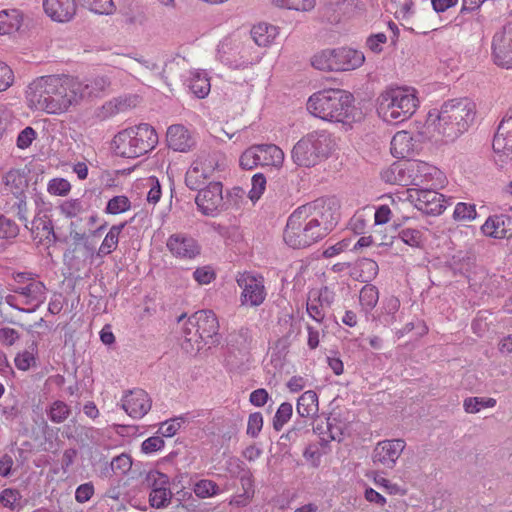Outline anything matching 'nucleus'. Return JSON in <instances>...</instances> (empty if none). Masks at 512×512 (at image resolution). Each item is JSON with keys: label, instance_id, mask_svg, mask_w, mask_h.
<instances>
[{"label": "nucleus", "instance_id": "nucleus-1", "mask_svg": "<svg viewBox=\"0 0 512 512\" xmlns=\"http://www.w3.org/2000/svg\"><path fill=\"white\" fill-rule=\"evenodd\" d=\"M339 218V204L335 198H318L293 211L288 217L283 239L293 249L307 248L325 238Z\"/></svg>", "mask_w": 512, "mask_h": 512}, {"label": "nucleus", "instance_id": "nucleus-2", "mask_svg": "<svg viewBox=\"0 0 512 512\" xmlns=\"http://www.w3.org/2000/svg\"><path fill=\"white\" fill-rule=\"evenodd\" d=\"M476 117V105L468 98L451 99L427 114L426 126L453 142L468 131Z\"/></svg>", "mask_w": 512, "mask_h": 512}, {"label": "nucleus", "instance_id": "nucleus-3", "mask_svg": "<svg viewBox=\"0 0 512 512\" xmlns=\"http://www.w3.org/2000/svg\"><path fill=\"white\" fill-rule=\"evenodd\" d=\"M68 79L71 77L49 75L34 80L26 90L30 106L50 114L66 111L74 104Z\"/></svg>", "mask_w": 512, "mask_h": 512}, {"label": "nucleus", "instance_id": "nucleus-4", "mask_svg": "<svg viewBox=\"0 0 512 512\" xmlns=\"http://www.w3.org/2000/svg\"><path fill=\"white\" fill-rule=\"evenodd\" d=\"M354 97L341 89L321 90L311 95L307 110L325 121L347 123L352 117Z\"/></svg>", "mask_w": 512, "mask_h": 512}, {"label": "nucleus", "instance_id": "nucleus-5", "mask_svg": "<svg viewBox=\"0 0 512 512\" xmlns=\"http://www.w3.org/2000/svg\"><path fill=\"white\" fill-rule=\"evenodd\" d=\"M418 98L402 87L387 88L377 98V113L387 123L399 124L416 111Z\"/></svg>", "mask_w": 512, "mask_h": 512}, {"label": "nucleus", "instance_id": "nucleus-6", "mask_svg": "<svg viewBox=\"0 0 512 512\" xmlns=\"http://www.w3.org/2000/svg\"><path fill=\"white\" fill-rule=\"evenodd\" d=\"M158 144L155 129L141 123L120 131L113 139L116 155L124 158H137L153 150Z\"/></svg>", "mask_w": 512, "mask_h": 512}, {"label": "nucleus", "instance_id": "nucleus-7", "mask_svg": "<svg viewBox=\"0 0 512 512\" xmlns=\"http://www.w3.org/2000/svg\"><path fill=\"white\" fill-rule=\"evenodd\" d=\"M332 135L325 131H313L303 136L293 147L291 157L300 167H313L326 160L334 149Z\"/></svg>", "mask_w": 512, "mask_h": 512}, {"label": "nucleus", "instance_id": "nucleus-8", "mask_svg": "<svg viewBox=\"0 0 512 512\" xmlns=\"http://www.w3.org/2000/svg\"><path fill=\"white\" fill-rule=\"evenodd\" d=\"M365 61L364 53L351 47L323 50L312 58V66L319 70L351 71Z\"/></svg>", "mask_w": 512, "mask_h": 512}, {"label": "nucleus", "instance_id": "nucleus-9", "mask_svg": "<svg viewBox=\"0 0 512 512\" xmlns=\"http://www.w3.org/2000/svg\"><path fill=\"white\" fill-rule=\"evenodd\" d=\"M195 203L204 216L215 217L222 211L227 210L222 183L210 182L205 188L199 189L195 197Z\"/></svg>", "mask_w": 512, "mask_h": 512}, {"label": "nucleus", "instance_id": "nucleus-10", "mask_svg": "<svg viewBox=\"0 0 512 512\" xmlns=\"http://www.w3.org/2000/svg\"><path fill=\"white\" fill-rule=\"evenodd\" d=\"M145 484L151 490L149 503L153 508L161 509L170 505L173 493L170 489V479L166 474L151 470L146 474Z\"/></svg>", "mask_w": 512, "mask_h": 512}, {"label": "nucleus", "instance_id": "nucleus-11", "mask_svg": "<svg viewBox=\"0 0 512 512\" xmlns=\"http://www.w3.org/2000/svg\"><path fill=\"white\" fill-rule=\"evenodd\" d=\"M237 284L242 288L241 303L251 307L261 305L266 297L264 278L249 272L241 273L236 278Z\"/></svg>", "mask_w": 512, "mask_h": 512}, {"label": "nucleus", "instance_id": "nucleus-12", "mask_svg": "<svg viewBox=\"0 0 512 512\" xmlns=\"http://www.w3.org/2000/svg\"><path fill=\"white\" fill-rule=\"evenodd\" d=\"M255 328L242 326L227 336V349L230 354L239 356L241 362L248 361L251 350L256 345Z\"/></svg>", "mask_w": 512, "mask_h": 512}, {"label": "nucleus", "instance_id": "nucleus-13", "mask_svg": "<svg viewBox=\"0 0 512 512\" xmlns=\"http://www.w3.org/2000/svg\"><path fill=\"white\" fill-rule=\"evenodd\" d=\"M67 83L71 87L74 104H77L82 99L99 97L111 84L106 76H96L85 80L71 77Z\"/></svg>", "mask_w": 512, "mask_h": 512}, {"label": "nucleus", "instance_id": "nucleus-14", "mask_svg": "<svg viewBox=\"0 0 512 512\" xmlns=\"http://www.w3.org/2000/svg\"><path fill=\"white\" fill-rule=\"evenodd\" d=\"M405 447L406 442L401 438L382 440L378 442L373 449V463L382 465L385 468L393 469Z\"/></svg>", "mask_w": 512, "mask_h": 512}, {"label": "nucleus", "instance_id": "nucleus-15", "mask_svg": "<svg viewBox=\"0 0 512 512\" xmlns=\"http://www.w3.org/2000/svg\"><path fill=\"white\" fill-rule=\"evenodd\" d=\"M415 208L426 215H440L445 210L443 195L436 192L431 186L415 189L410 193Z\"/></svg>", "mask_w": 512, "mask_h": 512}, {"label": "nucleus", "instance_id": "nucleus-16", "mask_svg": "<svg viewBox=\"0 0 512 512\" xmlns=\"http://www.w3.org/2000/svg\"><path fill=\"white\" fill-rule=\"evenodd\" d=\"M217 58L231 69H246L252 62V58L245 55V51L235 45L229 36L224 37L217 49Z\"/></svg>", "mask_w": 512, "mask_h": 512}, {"label": "nucleus", "instance_id": "nucleus-17", "mask_svg": "<svg viewBox=\"0 0 512 512\" xmlns=\"http://www.w3.org/2000/svg\"><path fill=\"white\" fill-rule=\"evenodd\" d=\"M192 319L205 345L215 346L220 343L219 322L213 311L199 310L192 314Z\"/></svg>", "mask_w": 512, "mask_h": 512}, {"label": "nucleus", "instance_id": "nucleus-18", "mask_svg": "<svg viewBox=\"0 0 512 512\" xmlns=\"http://www.w3.org/2000/svg\"><path fill=\"white\" fill-rule=\"evenodd\" d=\"M122 408L132 418L140 419L151 409L152 400L148 393L140 388L126 393L122 400Z\"/></svg>", "mask_w": 512, "mask_h": 512}, {"label": "nucleus", "instance_id": "nucleus-19", "mask_svg": "<svg viewBox=\"0 0 512 512\" xmlns=\"http://www.w3.org/2000/svg\"><path fill=\"white\" fill-rule=\"evenodd\" d=\"M28 186L29 172L24 169H11L2 177V191L8 200L25 196Z\"/></svg>", "mask_w": 512, "mask_h": 512}, {"label": "nucleus", "instance_id": "nucleus-20", "mask_svg": "<svg viewBox=\"0 0 512 512\" xmlns=\"http://www.w3.org/2000/svg\"><path fill=\"white\" fill-rule=\"evenodd\" d=\"M166 245L169 251L178 258L192 259L200 254V246L197 241L183 233L172 234Z\"/></svg>", "mask_w": 512, "mask_h": 512}, {"label": "nucleus", "instance_id": "nucleus-21", "mask_svg": "<svg viewBox=\"0 0 512 512\" xmlns=\"http://www.w3.org/2000/svg\"><path fill=\"white\" fill-rule=\"evenodd\" d=\"M482 233L494 239L512 238V216L508 214H495L489 216L481 226Z\"/></svg>", "mask_w": 512, "mask_h": 512}, {"label": "nucleus", "instance_id": "nucleus-22", "mask_svg": "<svg viewBox=\"0 0 512 512\" xmlns=\"http://www.w3.org/2000/svg\"><path fill=\"white\" fill-rule=\"evenodd\" d=\"M43 9L52 21L67 23L75 17L77 4L75 0H43Z\"/></svg>", "mask_w": 512, "mask_h": 512}, {"label": "nucleus", "instance_id": "nucleus-23", "mask_svg": "<svg viewBox=\"0 0 512 512\" xmlns=\"http://www.w3.org/2000/svg\"><path fill=\"white\" fill-rule=\"evenodd\" d=\"M410 184L417 187L431 186L430 183L440 175V170L424 161H407Z\"/></svg>", "mask_w": 512, "mask_h": 512}, {"label": "nucleus", "instance_id": "nucleus-24", "mask_svg": "<svg viewBox=\"0 0 512 512\" xmlns=\"http://www.w3.org/2000/svg\"><path fill=\"white\" fill-rule=\"evenodd\" d=\"M492 58L497 66L505 69L512 68V34H494Z\"/></svg>", "mask_w": 512, "mask_h": 512}, {"label": "nucleus", "instance_id": "nucleus-25", "mask_svg": "<svg viewBox=\"0 0 512 512\" xmlns=\"http://www.w3.org/2000/svg\"><path fill=\"white\" fill-rule=\"evenodd\" d=\"M492 147L495 153H512V108H509L498 125Z\"/></svg>", "mask_w": 512, "mask_h": 512}, {"label": "nucleus", "instance_id": "nucleus-26", "mask_svg": "<svg viewBox=\"0 0 512 512\" xmlns=\"http://www.w3.org/2000/svg\"><path fill=\"white\" fill-rule=\"evenodd\" d=\"M181 348L187 354H196L205 345L204 341L197 330L192 315L188 317L181 327Z\"/></svg>", "mask_w": 512, "mask_h": 512}, {"label": "nucleus", "instance_id": "nucleus-27", "mask_svg": "<svg viewBox=\"0 0 512 512\" xmlns=\"http://www.w3.org/2000/svg\"><path fill=\"white\" fill-rule=\"evenodd\" d=\"M166 141L169 148L179 152H187L195 145L191 133L180 124L171 125L168 128Z\"/></svg>", "mask_w": 512, "mask_h": 512}, {"label": "nucleus", "instance_id": "nucleus-28", "mask_svg": "<svg viewBox=\"0 0 512 512\" xmlns=\"http://www.w3.org/2000/svg\"><path fill=\"white\" fill-rule=\"evenodd\" d=\"M32 235V238L39 239V242H56L58 237L54 231L52 220L48 215L37 214L34 219L29 222V228H27Z\"/></svg>", "mask_w": 512, "mask_h": 512}, {"label": "nucleus", "instance_id": "nucleus-29", "mask_svg": "<svg viewBox=\"0 0 512 512\" xmlns=\"http://www.w3.org/2000/svg\"><path fill=\"white\" fill-rule=\"evenodd\" d=\"M10 291L26 298L25 304L33 305L34 309L46 300L47 288L43 282L31 280L24 286L10 287Z\"/></svg>", "mask_w": 512, "mask_h": 512}, {"label": "nucleus", "instance_id": "nucleus-30", "mask_svg": "<svg viewBox=\"0 0 512 512\" xmlns=\"http://www.w3.org/2000/svg\"><path fill=\"white\" fill-rule=\"evenodd\" d=\"M400 305V300L395 296L384 298L380 312L377 315V321L385 327L401 321L402 317L398 314Z\"/></svg>", "mask_w": 512, "mask_h": 512}, {"label": "nucleus", "instance_id": "nucleus-31", "mask_svg": "<svg viewBox=\"0 0 512 512\" xmlns=\"http://www.w3.org/2000/svg\"><path fill=\"white\" fill-rule=\"evenodd\" d=\"M396 5L394 12L395 18L399 21L403 29L414 32L412 26L413 18L416 14V7L413 0H391Z\"/></svg>", "mask_w": 512, "mask_h": 512}, {"label": "nucleus", "instance_id": "nucleus-32", "mask_svg": "<svg viewBox=\"0 0 512 512\" xmlns=\"http://www.w3.org/2000/svg\"><path fill=\"white\" fill-rule=\"evenodd\" d=\"M296 411L298 416L307 419L318 415L319 404L318 395L313 390L305 391L297 400Z\"/></svg>", "mask_w": 512, "mask_h": 512}, {"label": "nucleus", "instance_id": "nucleus-33", "mask_svg": "<svg viewBox=\"0 0 512 512\" xmlns=\"http://www.w3.org/2000/svg\"><path fill=\"white\" fill-rule=\"evenodd\" d=\"M24 13L16 8L0 11V32H19L24 24Z\"/></svg>", "mask_w": 512, "mask_h": 512}, {"label": "nucleus", "instance_id": "nucleus-34", "mask_svg": "<svg viewBox=\"0 0 512 512\" xmlns=\"http://www.w3.org/2000/svg\"><path fill=\"white\" fill-rule=\"evenodd\" d=\"M261 166H272L279 169L284 161L283 151L274 144H257Z\"/></svg>", "mask_w": 512, "mask_h": 512}, {"label": "nucleus", "instance_id": "nucleus-35", "mask_svg": "<svg viewBox=\"0 0 512 512\" xmlns=\"http://www.w3.org/2000/svg\"><path fill=\"white\" fill-rule=\"evenodd\" d=\"M134 218L135 217H132L130 221L121 222L110 228L99 247L98 256L103 257L109 255L117 248L120 233L128 223H131L134 220Z\"/></svg>", "mask_w": 512, "mask_h": 512}, {"label": "nucleus", "instance_id": "nucleus-36", "mask_svg": "<svg viewBox=\"0 0 512 512\" xmlns=\"http://www.w3.org/2000/svg\"><path fill=\"white\" fill-rule=\"evenodd\" d=\"M186 82L191 93L197 98H205L210 92V79L204 71L192 72Z\"/></svg>", "mask_w": 512, "mask_h": 512}, {"label": "nucleus", "instance_id": "nucleus-37", "mask_svg": "<svg viewBox=\"0 0 512 512\" xmlns=\"http://www.w3.org/2000/svg\"><path fill=\"white\" fill-rule=\"evenodd\" d=\"M309 419L298 416L292 427L280 437V445H286L284 441H288L290 443H296L298 440L304 438L306 435L310 433V424L308 422Z\"/></svg>", "mask_w": 512, "mask_h": 512}, {"label": "nucleus", "instance_id": "nucleus-38", "mask_svg": "<svg viewBox=\"0 0 512 512\" xmlns=\"http://www.w3.org/2000/svg\"><path fill=\"white\" fill-rule=\"evenodd\" d=\"M396 228L399 229L398 234L393 239L400 240L411 248H424L425 236L422 230L409 227L401 228L400 225H397Z\"/></svg>", "mask_w": 512, "mask_h": 512}, {"label": "nucleus", "instance_id": "nucleus-39", "mask_svg": "<svg viewBox=\"0 0 512 512\" xmlns=\"http://www.w3.org/2000/svg\"><path fill=\"white\" fill-rule=\"evenodd\" d=\"M412 147V137L406 131L397 132L391 140V152L396 158L408 157Z\"/></svg>", "mask_w": 512, "mask_h": 512}, {"label": "nucleus", "instance_id": "nucleus-40", "mask_svg": "<svg viewBox=\"0 0 512 512\" xmlns=\"http://www.w3.org/2000/svg\"><path fill=\"white\" fill-rule=\"evenodd\" d=\"M360 305L366 312L372 311L379 301V290L372 284H366L359 293Z\"/></svg>", "mask_w": 512, "mask_h": 512}, {"label": "nucleus", "instance_id": "nucleus-41", "mask_svg": "<svg viewBox=\"0 0 512 512\" xmlns=\"http://www.w3.org/2000/svg\"><path fill=\"white\" fill-rule=\"evenodd\" d=\"M496 403V399L491 397H467L463 401V408L466 413L475 414L483 408H493Z\"/></svg>", "mask_w": 512, "mask_h": 512}, {"label": "nucleus", "instance_id": "nucleus-42", "mask_svg": "<svg viewBox=\"0 0 512 512\" xmlns=\"http://www.w3.org/2000/svg\"><path fill=\"white\" fill-rule=\"evenodd\" d=\"M193 164L198 166L200 172L207 179L211 178L214 171L219 167V160L216 154H203L199 156Z\"/></svg>", "mask_w": 512, "mask_h": 512}, {"label": "nucleus", "instance_id": "nucleus-43", "mask_svg": "<svg viewBox=\"0 0 512 512\" xmlns=\"http://www.w3.org/2000/svg\"><path fill=\"white\" fill-rule=\"evenodd\" d=\"M193 491L201 499L210 498L220 494L219 485L210 479H202L194 484Z\"/></svg>", "mask_w": 512, "mask_h": 512}, {"label": "nucleus", "instance_id": "nucleus-44", "mask_svg": "<svg viewBox=\"0 0 512 512\" xmlns=\"http://www.w3.org/2000/svg\"><path fill=\"white\" fill-rule=\"evenodd\" d=\"M293 415V406L289 402H283L278 407L272 421L273 429L277 432L281 431Z\"/></svg>", "mask_w": 512, "mask_h": 512}, {"label": "nucleus", "instance_id": "nucleus-45", "mask_svg": "<svg viewBox=\"0 0 512 512\" xmlns=\"http://www.w3.org/2000/svg\"><path fill=\"white\" fill-rule=\"evenodd\" d=\"M47 414L50 421L59 424L64 422L70 416L71 409L65 402L56 400L50 405Z\"/></svg>", "mask_w": 512, "mask_h": 512}, {"label": "nucleus", "instance_id": "nucleus-46", "mask_svg": "<svg viewBox=\"0 0 512 512\" xmlns=\"http://www.w3.org/2000/svg\"><path fill=\"white\" fill-rule=\"evenodd\" d=\"M7 204L10 205L11 211L24 224L25 228H29L27 196L10 199Z\"/></svg>", "mask_w": 512, "mask_h": 512}, {"label": "nucleus", "instance_id": "nucleus-47", "mask_svg": "<svg viewBox=\"0 0 512 512\" xmlns=\"http://www.w3.org/2000/svg\"><path fill=\"white\" fill-rule=\"evenodd\" d=\"M460 13L455 18L456 25L461 26L462 29H469L474 31H480L484 29V20L485 18L479 14V12L473 11L466 15V19L462 21L459 19Z\"/></svg>", "mask_w": 512, "mask_h": 512}, {"label": "nucleus", "instance_id": "nucleus-48", "mask_svg": "<svg viewBox=\"0 0 512 512\" xmlns=\"http://www.w3.org/2000/svg\"><path fill=\"white\" fill-rule=\"evenodd\" d=\"M257 145L247 148L239 158V165L244 170H252L257 166H261Z\"/></svg>", "mask_w": 512, "mask_h": 512}, {"label": "nucleus", "instance_id": "nucleus-49", "mask_svg": "<svg viewBox=\"0 0 512 512\" xmlns=\"http://www.w3.org/2000/svg\"><path fill=\"white\" fill-rule=\"evenodd\" d=\"M257 145L247 148L239 158V165L244 170H252L257 166H261Z\"/></svg>", "mask_w": 512, "mask_h": 512}, {"label": "nucleus", "instance_id": "nucleus-50", "mask_svg": "<svg viewBox=\"0 0 512 512\" xmlns=\"http://www.w3.org/2000/svg\"><path fill=\"white\" fill-rule=\"evenodd\" d=\"M130 208L131 201L129 198L125 195H117L108 201L104 211L106 214L117 215L128 211Z\"/></svg>", "mask_w": 512, "mask_h": 512}, {"label": "nucleus", "instance_id": "nucleus-51", "mask_svg": "<svg viewBox=\"0 0 512 512\" xmlns=\"http://www.w3.org/2000/svg\"><path fill=\"white\" fill-rule=\"evenodd\" d=\"M279 7L296 11H310L315 7L316 0H272Z\"/></svg>", "mask_w": 512, "mask_h": 512}, {"label": "nucleus", "instance_id": "nucleus-52", "mask_svg": "<svg viewBox=\"0 0 512 512\" xmlns=\"http://www.w3.org/2000/svg\"><path fill=\"white\" fill-rule=\"evenodd\" d=\"M234 464L237 468V477L240 479L244 494L253 493V479L251 471L245 466L244 462L235 460Z\"/></svg>", "mask_w": 512, "mask_h": 512}, {"label": "nucleus", "instance_id": "nucleus-53", "mask_svg": "<svg viewBox=\"0 0 512 512\" xmlns=\"http://www.w3.org/2000/svg\"><path fill=\"white\" fill-rule=\"evenodd\" d=\"M58 208L60 213L66 218H74L85 211L83 202L80 199L65 200L59 205Z\"/></svg>", "mask_w": 512, "mask_h": 512}, {"label": "nucleus", "instance_id": "nucleus-54", "mask_svg": "<svg viewBox=\"0 0 512 512\" xmlns=\"http://www.w3.org/2000/svg\"><path fill=\"white\" fill-rule=\"evenodd\" d=\"M21 494L17 489L5 488L0 493V503L11 511L19 509Z\"/></svg>", "mask_w": 512, "mask_h": 512}, {"label": "nucleus", "instance_id": "nucleus-55", "mask_svg": "<svg viewBox=\"0 0 512 512\" xmlns=\"http://www.w3.org/2000/svg\"><path fill=\"white\" fill-rule=\"evenodd\" d=\"M207 178L202 175L198 166H195L193 163L190 168L186 172L185 175V184L191 190L201 189L200 187L204 185V182Z\"/></svg>", "mask_w": 512, "mask_h": 512}, {"label": "nucleus", "instance_id": "nucleus-56", "mask_svg": "<svg viewBox=\"0 0 512 512\" xmlns=\"http://www.w3.org/2000/svg\"><path fill=\"white\" fill-rule=\"evenodd\" d=\"M251 182L252 187L248 193V197L253 203H255L263 195L266 188L267 179L264 174L257 173L252 177Z\"/></svg>", "mask_w": 512, "mask_h": 512}, {"label": "nucleus", "instance_id": "nucleus-57", "mask_svg": "<svg viewBox=\"0 0 512 512\" xmlns=\"http://www.w3.org/2000/svg\"><path fill=\"white\" fill-rule=\"evenodd\" d=\"M477 216L476 207L474 204L460 202L455 206L453 217L458 221H470Z\"/></svg>", "mask_w": 512, "mask_h": 512}, {"label": "nucleus", "instance_id": "nucleus-58", "mask_svg": "<svg viewBox=\"0 0 512 512\" xmlns=\"http://www.w3.org/2000/svg\"><path fill=\"white\" fill-rule=\"evenodd\" d=\"M19 234L18 225L10 218L0 214V239H12Z\"/></svg>", "mask_w": 512, "mask_h": 512}, {"label": "nucleus", "instance_id": "nucleus-59", "mask_svg": "<svg viewBox=\"0 0 512 512\" xmlns=\"http://www.w3.org/2000/svg\"><path fill=\"white\" fill-rule=\"evenodd\" d=\"M110 466L115 474L124 475L130 471L132 459L128 454L122 453L112 459Z\"/></svg>", "mask_w": 512, "mask_h": 512}, {"label": "nucleus", "instance_id": "nucleus-60", "mask_svg": "<svg viewBox=\"0 0 512 512\" xmlns=\"http://www.w3.org/2000/svg\"><path fill=\"white\" fill-rule=\"evenodd\" d=\"M47 190L56 196H66L71 190V184L64 178H53L49 181Z\"/></svg>", "mask_w": 512, "mask_h": 512}, {"label": "nucleus", "instance_id": "nucleus-61", "mask_svg": "<svg viewBox=\"0 0 512 512\" xmlns=\"http://www.w3.org/2000/svg\"><path fill=\"white\" fill-rule=\"evenodd\" d=\"M263 427V415L261 412L251 413L248 417L246 433L251 438H256L260 434Z\"/></svg>", "mask_w": 512, "mask_h": 512}, {"label": "nucleus", "instance_id": "nucleus-62", "mask_svg": "<svg viewBox=\"0 0 512 512\" xmlns=\"http://www.w3.org/2000/svg\"><path fill=\"white\" fill-rule=\"evenodd\" d=\"M14 72L9 65L0 61V92L8 90L14 83Z\"/></svg>", "mask_w": 512, "mask_h": 512}, {"label": "nucleus", "instance_id": "nucleus-63", "mask_svg": "<svg viewBox=\"0 0 512 512\" xmlns=\"http://www.w3.org/2000/svg\"><path fill=\"white\" fill-rule=\"evenodd\" d=\"M129 105L126 100L115 98L102 106V112L105 117L113 116L119 112H123Z\"/></svg>", "mask_w": 512, "mask_h": 512}, {"label": "nucleus", "instance_id": "nucleus-64", "mask_svg": "<svg viewBox=\"0 0 512 512\" xmlns=\"http://www.w3.org/2000/svg\"><path fill=\"white\" fill-rule=\"evenodd\" d=\"M325 306L318 302L316 299L312 298V295L310 294L308 302H307V313L309 316L314 319L316 322L321 323L325 317V314L323 312V308Z\"/></svg>", "mask_w": 512, "mask_h": 512}]
</instances>
